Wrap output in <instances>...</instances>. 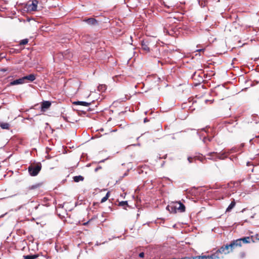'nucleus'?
<instances>
[{"mask_svg": "<svg viewBox=\"0 0 259 259\" xmlns=\"http://www.w3.org/2000/svg\"><path fill=\"white\" fill-rule=\"evenodd\" d=\"M235 204L236 202L235 200H233L226 209V212L230 211L234 207Z\"/></svg>", "mask_w": 259, "mask_h": 259, "instance_id": "dca6fc26", "label": "nucleus"}, {"mask_svg": "<svg viewBox=\"0 0 259 259\" xmlns=\"http://www.w3.org/2000/svg\"><path fill=\"white\" fill-rule=\"evenodd\" d=\"M188 160L190 163H191L192 162L193 158L189 157L188 158Z\"/></svg>", "mask_w": 259, "mask_h": 259, "instance_id": "c756f323", "label": "nucleus"}, {"mask_svg": "<svg viewBox=\"0 0 259 259\" xmlns=\"http://www.w3.org/2000/svg\"><path fill=\"white\" fill-rule=\"evenodd\" d=\"M28 42V40L27 39H24L21 40L20 44L21 45H25L27 44Z\"/></svg>", "mask_w": 259, "mask_h": 259, "instance_id": "393cba45", "label": "nucleus"}, {"mask_svg": "<svg viewBox=\"0 0 259 259\" xmlns=\"http://www.w3.org/2000/svg\"><path fill=\"white\" fill-rule=\"evenodd\" d=\"M208 256L206 255H200V256H196L193 258V259H208L207 257Z\"/></svg>", "mask_w": 259, "mask_h": 259, "instance_id": "5701e85b", "label": "nucleus"}, {"mask_svg": "<svg viewBox=\"0 0 259 259\" xmlns=\"http://www.w3.org/2000/svg\"><path fill=\"white\" fill-rule=\"evenodd\" d=\"M144 122H146L147 121V118H145V119H144Z\"/></svg>", "mask_w": 259, "mask_h": 259, "instance_id": "f704fd0d", "label": "nucleus"}, {"mask_svg": "<svg viewBox=\"0 0 259 259\" xmlns=\"http://www.w3.org/2000/svg\"><path fill=\"white\" fill-rule=\"evenodd\" d=\"M40 185H41L40 184H36L35 185H32L29 186L28 187V189L29 190L36 189L39 188L40 187Z\"/></svg>", "mask_w": 259, "mask_h": 259, "instance_id": "f3484780", "label": "nucleus"}, {"mask_svg": "<svg viewBox=\"0 0 259 259\" xmlns=\"http://www.w3.org/2000/svg\"><path fill=\"white\" fill-rule=\"evenodd\" d=\"M164 6H165V7H167V8H169L171 7V6H167V5H164Z\"/></svg>", "mask_w": 259, "mask_h": 259, "instance_id": "72a5a7b5", "label": "nucleus"}, {"mask_svg": "<svg viewBox=\"0 0 259 259\" xmlns=\"http://www.w3.org/2000/svg\"><path fill=\"white\" fill-rule=\"evenodd\" d=\"M83 21L85 22L89 25H96L98 24L97 21L93 18H90L87 19H84L83 20Z\"/></svg>", "mask_w": 259, "mask_h": 259, "instance_id": "6e6552de", "label": "nucleus"}, {"mask_svg": "<svg viewBox=\"0 0 259 259\" xmlns=\"http://www.w3.org/2000/svg\"><path fill=\"white\" fill-rule=\"evenodd\" d=\"M97 170H98V168H96V169H95V170H96V171H97Z\"/></svg>", "mask_w": 259, "mask_h": 259, "instance_id": "e433bc0d", "label": "nucleus"}, {"mask_svg": "<svg viewBox=\"0 0 259 259\" xmlns=\"http://www.w3.org/2000/svg\"><path fill=\"white\" fill-rule=\"evenodd\" d=\"M201 132H206L204 128H202L201 130L200 131H198L197 132V134L200 135V136H204V138H203V141L204 143H206V140H208L209 141H210L211 140V138H207V137H205V135H204L203 133H202L201 135H200L201 134Z\"/></svg>", "mask_w": 259, "mask_h": 259, "instance_id": "ddd939ff", "label": "nucleus"}, {"mask_svg": "<svg viewBox=\"0 0 259 259\" xmlns=\"http://www.w3.org/2000/svg\"><path fill=\"white\" fill-rule=\"evenodd\" d=\"M127 205H128L127 201H123L119 202V206H123V207H125V206H127Z\"/></svg>", "mask_w": 259, "mask_h": 259, "instance_id": "b1692460", "label": "nucleus"}, {"mask_svg": "<svg viewBox=\"0 0 259 259\" xmlns=\"http://www.w3.org/2000/svg\"><path fill=\"white\" fill-rule=\"evenodd\" d=\"M218 89L220 90V91L224 90H225V87L224 86L219 87Z\"/></svg>", "mask_w": 259, "mask_h": 259, "instance_id": "c85d7f7f", "label": "nucleus"}, {"mask_svg": "<svg viewBox=\"0 0 259 259\" xmlns=\"http://www.w3.org/2000/svg\"><path fill=\"white\" fill-rule=\"evenodd\" d=\"M199 4L202 7H204L206 5L205 2H203V1H202V2L199 1Z\"/></svg>", "mask_w": 259, "mask_h": 259, "instance_id": "a878e982", "label": "nucleus"}, {"mask_svg": "<svg viewBox=\"0 0 259 259\" xmlns=\"http://www.w3.org/2000/svg\"><path fill=\"white\" fill-rule=\"evenodd\" d=\"M38 206H39V205H38L37 206H35V209H37Z\"/></svg>", "mask_w": 259, "mask_h": 259, "instance_id": "c9c22d12", "label": "nucleus"}, {"mask_svg": "<svg viewBox=\"0 0 259 259\" xmlns=\"http://www.w3.org/2000/svg\"><path fill=\"white\" fill-rule=\"evenodd\" d=\"M204 49H199V50H198L197 51L198 52H202V51H204Z\"/></svg>", "mask_w": 259, "mask_h": 259, "instance_id": "2f4dec72", "label": "nucleus"}, {"mask_svg": "<svg viewBox=\"0 0 259 259\" xmlns=\"http://www.w3.org/2000/svg\"><path fill=\"white\" fill-rule=\"evenodd\" d=\"M176 205H177L176 209L178 210L179 211L184 212L185 211V205L180 201L177 202Z\"/></svg>", "mask_w": 259, "mask_h": 259, "instance_id": "9d476101", "label": "nucleus"}, {"mask_svg": "<svg viewBox=\"0 0 259 259\" xmlns=\"http://www.w3.org/2000/svg\"><path fill=\"white\" fill-rule=\"evenodd\" d=\"M231 251H232L234 248L237 247H240L242 245L241 243V240L237 239L232 241L230 244H228Z\"/></svg>", "mask_w": 259, "mask_h": 259, "instance_id": "20e7f679", "label": "nucleus"}, {"mask_svg": "<svg viewBox=\"0 0 259 259\" xmlns=\"http://www.w3.org/2000/svg\"><path fill=\"white\" fill-rule=\"evenodd\" d=\"M239 240H241V243L242 244V242L244 243H247L249 242V237H244L243 238L239 239Z\"/></svg>", "mask_w": 259, "mask_h": 259, "instance_id": "4be33fe9", "label": "nucleus"}, {"mask_svg": "<svg viewBox=\"0 0 259 259\" xmlns=\"http://www.w3.org/2000/svg\"><path fill=\"white\" fill-rule=\"evenodd\" d=\"M51 105V103L50 101H46L42 102L41 105V111H45Z\"/></svg>", "mask_w": 259, "mask_h": 259, "instance_id": "0eeeda50", "label": "nucleus"}, {"mask_svg": "<svg viewBox=\"0 0 259 259\" xmlns=\"http://www.w3.org/2000/svg\"><path fill=\"white\" fill-rule=\"evenodd\" d=\"M231 251V249L230 248L228 244L223 246L218 249V252H220L221 253H224L225 254L229 253Z\"/></svg>", "mask_w": 259, "mask_h": 259, "instance_id": "39448f33", "label": "nucleus"}, {"mask_svg": "<svg viewBox=\"0 0 259 259\" xmlns=\"http://www.w3.org/2000/svg\"><path fill=\"white\" fill-rule=\"evenodd\" d=\"M105 197H107V199L108 198V197H109V192L107 193V194Z\"/></svg>", "mask_w": 259, "mask_h": 259, "instance_id": "7c9ffc66", "label": "nucleus"}, {"mask_svg": "<svg viewBox=\"0 0 259 259\" xmlns=\"http://www.w3.org/2000/svg\"><path fill=\"white\" fill-rule=\"evenodd\" d=\"M98 90L100 92H103L106 90V86L105 84H101L98 87Z\"/></svg>", "mask_w": 259, "mask_h": 259, "instance_id": "412c9836", "label": "nucleus"}, {"mask_svg": "<svg viewBox=\"0 0 259 259\" xmlns=\"http://www.w3.org/2000/svg\"><path fill=\"white\" fill-rule=\"evenodd\" d=\"M207 158L211 160H217V159H224L227 157V154L225 152L220 153L211 152L208 154Z\"/></svg>", "mask_w": 259, "mask_h": 259, "instance_id": "f03ea898", "label": "nucleus"}, {"mask_svg": "<svg viewBox=\"0 0 259 259\" xmlns=\"http://www.w3.org/2000/svg\"><path fill=\"white\" fill-rule=\"evenodd\" d=\"M84 178L81 176H75L73 177V180L75 182H78L79 181H82L83 180Z\"/></svg>", "mask_w": 259, "mask_h": 259, "instance_id": "6ab92c4d", "label": "nucleus"}, {"mask_svg": "<svg viewBox=\"0 0 259 259\" xmlns=\"http://www.w3.org/2000/svg\"><path fill=\"white\" fill-rule=\"evenodd\" d=\"M221 253L220 252H218V250L214 252L213 254L208 255V257H207L208 259H217L219 258V254Z\"/></svg>", "mask_w": 259, "mask_h": 259, "instance_id": "4468645a", "label": "nucleus"}, {"mask_svg": "<svg viewBox=\"0 0 259 259\" xmlns=\"http://www.w3.org/2000/svg\"><path fill=\"white\" fill-rule=\"evenodd\" d=\"M108 199L107 198V197H105V196L102 198L101 199V203H103V202H105Z\"/></svg>", "mask_w": 259, "mask_h": 259, "instance_id": "bb28decb", "label": "nucleus"}, {"mask_svg": "<svg viewBox=\"0 0 259 259\" xmlns=\"http://www.w3.org/2000/svg\"><path fill=\"white\" fill-rule=\"evenodd\" d=\"M177 205L175 204H172L170 205H168L166 207L167 209L171 213H176L177 212Z\"/></svg>", "mask_w": 259, "mask_h": 259, "instance_id": "f8f14e48", "label": "nucleus"}, {"mask_svg": "<svg viewBox=\"0 0 259 259\" xmlns=\"http://www.w3.org/2000/svg\"><path fill=\"white\" fill-rule=\"evenodd\" d=\"M38 257V255L34 254V255H24L23 257L24 259H35Z\"/></svg>", "mask_w": 259, "mask_h": 259, "instance_id": "aec40b11", "label": "nucleus"}, {"mask_svg": "<svg viewBox=\"0 0 259 259\" xmlns=\"http://www.w3.org/2000/svg\"><path fill=\"white\" fill-rule=\"evenodd\" d=\"M142 49L144 51L149 52L150 48L149 47V42L148 40H142L141 42Z\"/></svg>", "mask_w": 259, "mask_h": 259, "instance_id": "423d86ee", "label": "nucleus"}, {"mask_svg": "<svg viewBox=\"0 0 259 259\" xmlns=\"http://www.w3.org/2000/svg\"><path fill=\"white\" fill-rule=\"evenodd\" d=\"M144 255H145L144 253L142 252L140 253L139 256L140 257L143 258L144 257Z\"/></svg>", "mask_w": 259, "mask_h": 259, "instance_id": "cd10ccee", "label": "nucleus"}, {"mask_svg": "<svg viewBox=\"0 0 259 259\" xmlns=\"http://www.w3.org/2000/svg\"><path fill=\"white\" fill-rule=\"evenodd\" d=\"M73 104L77 105H82V106H88L91 104V103L86 102H83V101H76L73 103Z\"/></svg>", "mask_w": 259, "mask_h": 259, "instance_id": "2eb2a0df", "label": "nucleus"}, {"mask_svg": "<svg viewBox=\"0 0 259 259\" xmlns=\"http://www.w3.org/2000/svg\"><path fill=\"white\" fill-rule=\"evenodd\" d=\"M38 1L36 0H33L29 1L27 4V9L29 11H35L37 10Z\"/></svg>", "mask_w": 259, "mask_h": 259, "instance_id": "7ed1b4c3", "label": "nucleus"}, {"mask_svg": "<svg viewBox=\"0 0 259 259\" xmlns=\"http://www.w3.org/2000/svg\"><path fill=\"white\" fill-rule=\"evenodd\" d=\"M23 78L24 81L25 80H28V81L32 82L35 79L36 76L34 74H30L28 75L23 77Z\"/></svg>", "mask_w": 259, "mask_h": 259, "instance_id": "9b49d317", "label": "nucleus"}, {"mask_svg": "<svg viewBox=\"0 0 259 259\" xmlns=\"http://www.w3.org/2000/svg\"><path fill=\"white\" fill-rule=\"evenodd\" d=\"M0 126L3 129L8 130V129H9V127H10V124L7 122H2L0 124Z\"/></svg>", "mask_w": 259, "mask_h": 259, "instance_id": "a211bd4d", "label": "nucleus"}, {"mask_svg": "<svg viewBox=\"0 0 259 259\" xmlns=\"http://www.w3.org/2000/svg\"><path fill=\"white\" fill-rule=\"evenodd\" d=\"M25 82L24 81L23 77L19 78L18 79L14 80L11 81L10 84L11 85H15L17 84H23Z\"/></svg>", "mask_w": 259, "mask_h": 259, "instance_id": "1a4fd4ad", "label": "nucleus"}, {"mask_svg": "<svg viewBox=\"0 0 259 259\" xmlns=\"http://www.w3.org/2000/svg\"><path fill=\"white\" fill-rule=\"evenodd\" d=\"M41 169V164L38 163L36 164H31L28 167V170L30 176H36Z\"/></svg>", "mask_w": 259, "mask_h": 259, "instance_id": "f257e3e1", "label": "nucleus"}, {"mask_svg": "<svg viewBox=\"0 0 259 259\" xmlns=\"http://www.w3.org/2000/svg\"><path fill=\"white\" fill-rule=\"evenodd\" d=\"M1 70H2V71L5 72V71H7V69H2Z\"/></svg>", "mask_w": 259, "mask_h": 259, "instance_id": "473e14b6", "label": "nucleus"}]
</instances>
